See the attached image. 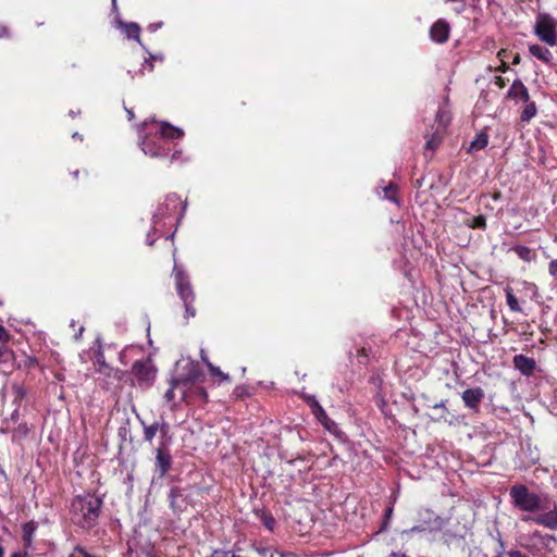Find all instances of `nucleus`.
<instances>
[{"mask_svg":"<svg viewBox=\"0 0 557 557\" xmlns=\"http://www.w3.org/2000/svg\"><path fill=\"white\" fill-rule=\"evenodd\" d=\"M512 508L522 512V522H532L548 530H557V502L547 495L532 492L525 484H515L509 488Z\"/></svg>","mask_w":557,"mask_h":557,"instance_id":"nucleus-1","label":"nucleus"},{"mask_svg":"<svg viewBox=\"0 0 557 557\" xmlns=\"http://www.w3.org/2000/svg\"><path fill=\"white\" fill-rule=\"evenodd\" d=\"M102 505V498L94 493L75 496L70 508L72 522L83 530L90 531L98 524Z\"/></svg>","mask_w":557,"mask_h":557,"instance_id":"nucleus-2","label":"nucleus"},{"mask_svg":"<svg viewBox=\"0 0 557 557\" xmlns=\"http://www.w3.org/2000/svg\"><path fill=\"white\" fill-rule=\"evenodd\" d=\"M173 274L177 295L185 307V317L187 319L194 318L196 315V308L194 307L195 293L189 277L184 270L178 269L176 265L174 267Z\"/></svg>","mask_w":557,"mask_h":557,"instance_id":"nucleus-3","label":"nucleus"},{"mask_svg":"<svg viewBox=\"0 0 557 557\" xmlns=\"http://www.w3.org/2000/svg\"><path fill=\"white\" fill-rule=\"evenodd\" d=\"M141 149L150 158L169 159L172 151V143L163 139L158 133H150L144 137Z\"/></svg>","mask_w":557,"mask_h":557,"instance_id":"nucleus-4","label":"nucleus"},{"mask_svg":"<svg viewBox=\"0 0 557 557\" xmlns=\"http://www.w3.org/2000/svg\"><path fill=\"white\" fill-rule=\"evenodd\" d=\"M556 28L557 23L547 15L540 14L536 18L535 23V34L536 36L549 46L556 45Z\"/></svg>","mask_w":557,"mask_h":557,"instance_id":"nucleus-5","label":"nucleus"},{"mask_svg":"<svg viewBox=\"0 0 557 557\" xmlns=\"http://www.w3.org/2000/svg\"><path fill=\"white\" fill-rule=\"evenodd\" d=\"M154 471L158 478L162 479L171 470L173 465V458L168 448V442L161 441L160 445L154 449Z\"/></svg>","mask_w":557,"mask_h":557,"instance_id":"nucleus-6","label":"nucleus"},{"mask_svg":"<svg viewBox=\"0 0 557 557\" xmlns=\"http://www.w3.org/2000/svg\"><path fill=\"white\" fill-rule=\"evenodd\" d=\"M181 401L186 404H206L208 401V393L203 386L185 384V386H182Z\"/></svg>","mask_w":557,"mask_h":557,"instance_id":"nucleus-7","label":"nucleus"},{"mask_svg":"<svg viewBox=\"0 0 557 557\" xmlns=\"http://www.w3.org/2000/svg\"><path fill=\"white\" fill-rule=\"evenodd\" d=\"M132 373L139 384L150 385L154 380L156 372L149 361H135L132 366Z\"/></svg>","mask_w":557,"mask_h":557,"instance_id":"nucleus-8","label":"nucleus"},{"mask_svg":"<svg viewBox=\"0 0 557 557\" xmlns=\"http://www.w3.org/2000/svg\"><path fill=\"white\" fill-rule=\"evenodd\" d=\"M429 35L432 41L443 45L448 41L450 35V25L444 18L435 21L429 30Z\"/></svg>","mask_w":557,"mask_h":557,"instance_id":"nucleus-9","label":"nucleus"},{"mask_svg":"<svg viewBox=\"0 0 557 557\" xmlns=\"http://www.w3.org/2000/svg\"><path fill=\"white\" fill-rule=\"evenodd\" d=\"M485 393L481 387L467 388L461 394L465 406L473 412H479L480 403L484 399Z\"/></svg>","mask_w":557,"mask_h":557,"instance_id":"nucleus-10","label":"nucleus"},{"mask_svg":"<svg viewBox=\"0 0 557 557\" xmlns=\"http://www.w3.org/2000/svg\"><path fill=\"white\" fill-rule=\"evenodd\" d=\"M512 363L513 367L525 376L532 375L536 368L535 360L525 355H516L513 357Z\"/></svg>","mask_w":557,"mask_h":557,"instance_id":"nucleus-11","label":"nucleus"},{"mask_svg":"<svg viewBox=\"0 0 557 557\" xmlns=\"http://www.w3.org/2000/svg\"><path fill=\"white\" fill-rule=\"evenodd\" d=\"M507 98L528 102L530 95L525 85L520 79H516L507 91Z\"/></svg>","mask_w":557,"mask_h":557,"instance_id":"nucleus-12","label":"nucleus"},{"mask_svg":"<svg viewBox=\"0 0 557 557\" xmlns=\"http://www.w3.org/2000/svg\"><path fill=\"white\" fill-rule=\"evenodd\" d=\"M305 401L311 409V412L314 414V417L325 426H327V422L330 421L325 410L322 408V406L319 404L317 398L312 395L305 396Z\"/></svg>","mask_w":557,"mask_h":557,"instance_id":"nucleus-13","label":"nucleus"},{"mask_svg":"<svg viewBox=\"0 0 557 557\" xmlns=\"http://www.w3.org/2000/svg\"><path fill=\"white\" fill-rule=\"evenodd\" d=\"M158 135L162 136L163 139L171 143L173 139L181 138L184 133L181 128L171 125L170 123L163 122L158 126V129L156 131Z\"/></svg>","mask_w":557,"mask_h":557,"instance_id":"nucleus-14","label":"nucleus"},{"mask_svg":"<svg viewBox=\"0 0 557 557\" xmlns=\"http://www.w3.org/2000/svg\"><path fill=\"white\" fill-rule=\"evenodd\" d=\"M433 409L441 411L440 414L433 419L435 422H444L449 425L458 422L456 416L450 413L448 408L446 407V400H441V403L433 405Z\"/></svg>","mask_w":557,"mask_h":557,"instance_id":"nucleus-15","label":"nucleus"},{"mask_svg":"<svg viewBox=\"0 0 557 557\" xmlns=\"http://www.w3.org/2000/svg\"><path fill=\"white\" fill-rule=\"evenodd\" d=\"M203 373L200 370L199 366L190 362L186 367V373L182 377H177L181 382H184V384H194L197 381H202Z\"/></svg>","mask_w":557,"mask_h":557,"instance_id":"nucleus-16","label":"nucleus"},{"mask_svg":"<svg viewBox=\"0 0 557 557\" xmlns=\"http://www.w3.org/2000/svg\"><path fill=\"white\" fill-rule=\"evenodd\" d=\"M37 530V522L28 521L22 525V541L25 549H30L34 542V535Z\"/></svg>","mask_w":557,"mask_h":557,"instance_id":"nucleus-17","label":"nucleus"},{"mask_svg":"<svg viewBox=\"0 0 557 557\" xmlns=\"http://www.w3.org/2000/svg\"><path fill=\"white\" fill-rule=\"evenodd\" d=\"M529 51L533 57L547 64L552 63L553 61L552 52L545 47H542L540 45H531L529 47Z\"/></svg>","mask_w":557,"mask_h":557,"instance_id":"nucleus-18","label":"nucleus"},{"mask_svg":"<svg viewBox=\"0 0 557 557\" xmlns=\"http://www.w3.org/2000/svg\"><path fill=\"white\" fill-rule=\"evenodd\" d=\"M488 144V135L485 132H481L475 136V138L470 143L467 151L469 153H473L475 151L484 149Z\"/></svg>","mask_w":557,"mask_h":557,"instance_id":"nucleus-19","label":"nucleus"},{"mask_svg":"<svg viewBox=\"0 0 557 557\" xmlns=\"http://www.w3.org/2000/svg\"><path fill=\"white\" fill-rule=\"evenodd\" d=\"M120 27L127 38H133L139 41L140 26L136 23L120 22Z\"/></svg>","mask_w":557,"mask_h":557,"instance_id":"nucleus-20","label":"nucleus"},{"mask_svg":"<svg viewBox=\"0 0 557 557\" xmlns=\"http://www.w3.org/2000/svg\"><path fill=\"white\" fill-rule=\"evenodd\" d=\"M182 386H185V384H184V382H181L178 379H173L171 381V386L164 394V398L166 399L168 403L175 401L176 391L178 392V395L181 396ZM178 399L181 400V397Z\"/></svg>","mask_w":557,"mask_h":557,"instance_id":"nucleus-21","label":"nucleus"},{"mask_svg":"<svg viewBox=\"0 0 557 557\" xmlns=\"http://www.w3.org/2000/svg\"><path fill=\"white\" fill-rule=\"evenodd\" d=\"M516 255L525 262H531L536 258V253L529 247L517 245L512 248Z\"/></svg>","mask_w":557,"mask_h":557,"instance_id":"nucleus-22","label":"nucleus"},{"mask_svg":"<svg viewBox=\"0 0 557 557\" xmlns=\"http://www.w3.org/2000/svg\"><path fill=\"white\" fill-rule=\"evenodd\" d=\"M505 293H506V301H507V305L509 307V309L513 312H521L522 309L519 305V301L517 299V297L515 296L513 294V290L511 287H506L505 288Z\"/></svg>","mask_w":557,"mask_h":557,"instance_id":"nucleus-23","label":"nucleus"},{"mask_svg":"<svg viewBox=\"0 0 557 557\" xmlns=\"http://www.w3.org/2000/svg\"><path fill=\"white\" fill-rule=\"evenodd\" d=\"M143 426H144V432H143L144 441L148 442L149 444H152V441L158 433V422H153L151 424H145L143 422Z\"/></svg>","mask_w":557,"mask_h":557,"instance_id":"nucleus-24","label":"nucleus"},{"mask_svg":"<svg viewBox=\"0 0 557 557\" xmlns=\"http://www.w3.org/2000/svg\"><path fill=\"white\" fill-rule=\"evenodd\" d=\"M537 109L535 102L528 101L524 109L521 112L520 119L522 122H529L536 115Z\"/></svg>","mask_w":557,"mask_h":557,"instance_id":"nucleus-25","label":"nucleus"},{"mask_svg":"<svg viewBox=\"0 0 557 557\" xmlns=\"http://www.w3.org/2000/svg\"><path fill=\"white\" fill-rule=\"evenodd\" d=\"M466 224L474 230H485L487 226L486 219L482 214L473 216L471 220H467Z\"/></svg>","mask_w":557,"mask_h":557,"instance_id":"nucleus-26","label":"nucleus"},{"mask_svg":"<svg viewBox=\"0 0 557 557\" xmlns=\"http://www.w3.org/2000/svg\"><path fill=\"white\" fill-rule=\"evenodd\" d=\"M208 371L211 376L219 377L220 382H230V375L221 371L220 368L213 363H208Z\"/></svg>","mask_w":557,"mask_h":557,"instance_id":"nucleus-27","label":"nucleus"},{"mask_svg":"<svg viewBox=\"0 0 557 557\" xmlns=\"http://www.w3.org/2000/svg\"><path fill=\"white\" fill-rule=\"evenodd\" d=\"M39 366V362L37 358L33 356H25L22 361L18 362L17 368L18 369H25V370H33Z\"/></svg>","mask_w":557,"mask_h":557,"instance_id":"nucleus-28","label":"nucleus"},{"mask_svg":"<svg viewBox=\"0 0 557 557\" xmlns=\"http://www.w3.org/2000/svg\"><path fill=\"white\" fill-rule=\"evenodd\" d=\"M450 120H451V114H450L449 110L446 108H440L436 113V121L438 122V124L446 127L449 124Z\"/></svg>","mask_w":557,"mask_h":557,"instance_id":"nucleus-29","label":"nucleus"},{"mask_svg":"<svg viewBox=\"0 0 557 557\" xmlns=\"http://www.w3.org/2000/svg\"><path fill=\"white\" fill-rule=\"evenodd\" d=\"M8 342H0V362H8L14 359V352L8 348Z\"/></svg>","mask_w":557,"mask_h":557,"instance_id":"nucleus-30","label":"nucleus"},{"mask_svg":"<svg viewBox=\"0 0 557 557\" xmlns=\"http://www.w3.org/2000/svg\"><path fill=\"white\" fill-rule=\"evenodd\" d=\"M260 520L262 522V524L270 531H273L275 524H276V521L274 519V517L268 512V511H261L260 513Z\"/></svg>","mask_w":557,"mask_h":557,"instance_id":"nucleus-31","label":"nucleus"},{"mask_svg":"<svg viewBox=\"0 0 557 557\" xmlns=\"http://www.w3.org/2000/svg\"><path fill=\"white\" fill-rule=\"evenodd\" d=\"M442 141V137L434 133L431 138L425 143L424 149L428 151H435Z\"/></svg>","mask_w":557,"mask_h":557,"instance_id":"nucleus-32","label":"nucleus"},{"mask_svg":"<svg viewBox=\"0 0 557 557\" xmlns=\"http://www.w3.org/2000/svg\"><path fill=\"white\" fill-rule=\"evenodd\" d=\"M12 389H13V396H14L13 401L15 404L20 405L26 396V389L21 385H13Z\"/></svg>","mask_w":557,"mask_h":557,"instance_id":"nucleus-33","label":"nucleus"},{"mask_svg":"<svg viewBox=\"0 0 557 557\" xmlns=\"http://www.w3.org/2000/svg\"><path fill=\"white\" fill-rule=\"evenodd\" d=\"M396 194H397V186L394 184H389L387 187L384 188V196L388 200L398 202V198H397Z\"/></svg>","mask_w":557,"mask_h":557,"instance_id":"nucleus-34","label":"nucleus"},{"mask_svg":"<svg viewBox=\"0 0 557 557\" xmlns=\"http://www.w3.org/2000/svg\"><path fill=\"white\" fill-rule=\"evenodd\" d=\"M181 496H182V491H181L180 487L173 486V487L170 488L169 502H170V507L171 508H175V502Z\"/></svg>","mask_w":557,"mask_h":557,"instance_id":"nucleus-35","label":"nucleus"},{"mask_svg":"<svg viewBox=\"0 0 557 557\" xmlns=\"http://www.w3.org/2000/svg\"><path fill=\"white\" fill-rule=\"evenodd\" d=\"M158 432L161 434V441L170 442L169 432H170V425L166 422L159 423L158 422Z\"/></svg>","mask_w":557,"mask_h":557,"instance_id":"nucleus-36","label":"nucleus"},{"mask_svg":"<svg viewBox=\"0 0 557 557\" xmlns=\"http://www.w3.org/2000/svg\"><path fill=\"white\" fill-rule=\"evenodd\" d=\"M156 58L153 55H150L149 59H145L143 63V67L140 70L141 74L144 75L146 72L150 73L153 71V61Z\"/></svg>","mask_w":557,"mask_h":557,"instance_id":"nucleus-37","label":"nucleus"},{"mask_svg":"<svg viewBox=\"0 0 557 557\" xmlns=\"http://www.w3.org/2000/svg\"><path fill=\"white\" fill-rule=\"evenodd\" d=\"M0 39H13V33L7 25L2 23H0Z\"/></svg>","mask_w":557,"mask_h":557,"instance_id":"nucleus-38","label":"nucleus"},{"mask_svg":"<svg viewBox=\"0 0 557 557\" xmlns=\"http://www.w3.org/2000/svg\"><path fill=\"white\" fill-rule=\"evenodd\" d=\"M178 201H180V198L176 194H170L166 196L165 207L169 208L170 205H173L174 207H176Z\"/></svg>","mask_w":557,"mask_h":557,"instance_id":"nucleus-39","label":"nucleus"},{"mask_svg":"<svg viewBox=\"0 0 557 557\" xmlns=\"http://www.w3.org/2000/svg\"><path fill=\"white\" fill-rule=\"evenodd\" d=\"M548 273H549V275L557 277V259H554L549 262Z\"/></svg>","mask_w":557,"mask_h":557,"instance_id":"nucleus-40","label":"nucleus"},{"mask_svg":"<svg viewBox=\"0 0 557 557\" xmlns=\"http://www.w3.org/2000/svg\"><path fill=\"white\" fill-rule=\"evenodd\" d=\"M10 334L5 330L3 325L0 324V342H9L10 341Z\"/></svg>","mask_w":557,"mask_h":557,"instance_id":"nucleus-41","label":"nucleus"},{"mask_svg":"<svg viewBox=\"0 0 557 557\" xmlns=\"http://www.w3.org/2000/svg\"><path fill=\"white\" fill-rule=\"evenodd\" d=\"M207 557H228V552L222 549H214L210 556Z\"/></svg>","mask_w":557,"mask_h":557,"instance_id":"nucleus-42","label":"nucleus"},{"mask_svg":"<svg viewBox=\"0 0 557 557\" xmlns=\"http://www.w3.org/2000/svg\"><path fill=\"white\" fill-rule=\"evenodd\" d=\"M506 84H507V79L506 78H504L502 76H496L495 77V85L498 88L503 89L506 86Z\"/></svg>","mask_w":557,"mask_h":557,"instance_id":"nucleus-43","label":"nucleus"},{"mask_svg":"<svg viewBox=\"0 0 557 557\" xmlns=\"http://www.w3.org/2000/svg\"><path fill=\"white\" fill-rule=\"evenodd\" d=\"M256 552L261 556V557H268V555L271 553V549L268 548V547H257L256 548Z\"/></svg>","mask_w":557,"mask_h":557,"instance_id":"nucleus-44","label":"nucleus"},{"mask_svg":"<svg viewBox=\"0 0 557 557\" xmlns=\"http://www.w3.org/2000/svg\"><path fill=\"white\" fill-rule=\"evenodd\" d=\"M508 557H529L520 550H510L508 552Z\"/></svg>","mask_w":557,"mask_h":557,"instance_id":"nucleus-45","label":"nucleus"},{"mask_svg":"<svg viewBox=\"0 0 557 557\" xmlns=\"http://www.w3.org/2000/svg\"><path fill=\"white\" fill-rule=\"evenodd\" d=\"M28 549L23 547V550H16L11 554L10 557H25Z\"/></svg>","mask_w":557,"mask_h":557,"instance_id":"nucleus-46","label":"nucleus"},{"mask_svg":"<svg viewBox=\"0 0 557 557\" xmlns=\"http://www.w3.org/2000/svg\"><path fill=\"white\" fill-rule=\"evenodd\" d=\"M496 70L502 73H505L509 70V66L504 60H502V64Z\"/></svg>","mask_w":557,"mask_h":557,"instance_id":"nucleus-47","label":"nucleus"},{"mask_svg":"<svg viewBox=\"0 0 557 557\" xmlns=\"http://www.w3.org/2000/svg\"><path fill=\"white\" fill-rule=\"evenodd\" d=\"M201 361L208 367V363H212L203 350L200 351Z\"/></svg>","mask_w":557,"mask_h":557,"instance_id":"nucleus-48","label":"nucleus"},{"mask_svg":"<svg viewBox=\"0 0 557 557\" xmlns=\"http://www.w3.org/2000/svg\"><path fill=\"white\" fill-rule=\"evenodd\" d=\"M15 432H18V433L25 435V434H27L28 429H27V426L25 424H23V425H20Z\"/></svg>","mask_w":557,"mask_h":557,"instance_id":"nucleus-49","label":"nucleus"},{"mask_svg":"<svg viewBox=\"0 0 557 557\" xmlns=\"http://www.w3.org/2000/svg\"><path fill=\"white\" fill-rule=\"evenodd\" d=\"M508 55V51L506 49H500L497 53V57L500 58V60H504Z\"/></svg>","mask_w":557,"mask_h":557,"instance_id":"nucleus-50","label":"nucleus"},{"mask_svg":"<svg viewBox=\"0 0 557 557\" xmlns=\"http://www.w3.org/2000/svg\"><path fill=\"white\" fill-rule=\"evenodd\" d=\"M521 62V57L519 53H517L512 59V64L517 65Z\"/></svg>","mask_w":557,"mask_h":557,"instance_id":"nucleus-51","label":"nucleus"},{"mask_svg":"<svg viewBox=\"0 0 557 557\" xmlns=\"http://www.w3.org/2000/svg\"><path fill=\"white\" fill-rule=\"evenodd\" d=\"M280 557H298L294 553H278Z\"/></svg>","mask_w":557,"mask_h":557,"instance_id":"nucleus-52","label":"nucleus"},{"mask_svg":"<svg viewBox=\"0 0 557 557\" xmlns=\"http://www.w3.org/2000/svg\"><path fill=\"white\" fill-rule=\"evenodd\" d=\"M11 418H12V420H13V421H16V420H17V418H18V410H17V409H15V410L13 411V413H12V417H11Z\"/></svg>","mask_w":557,"mask_h":557,"instance_id":"nucleus-53","label":"nucleus"},{"mask_svg":"<svg viewBox=\"0 0 557 557\" xmlns=\"http://www.w3.org/2000/svg\"><path fill=\"white\" fill-rule=\"evenodd\" d=\"M158 215H164V211L161 208L158 209V213L154 215V218Z\"/></svg>","mask_w":557,"mask_h":557,"instance_id":"nucleus-54","label":"nucleus"},{"mask_svg":"<svg viewBox=\"0 0 557 557\" xmlns=\"http://www.w3.org/2000/svg\"><path fill=\"white\" fill-rule=\"evenodd\" d=\"M127 114L129 120L134 119V113L131 110L127 111Z\"/></svg>","mask_w":557,"mask_h":557,"instance_id":"nucleus-55","label":"nucleus"},{"mask_svg":"<svg viewBox=\"0 0 557 557\" xmlns=\"http://www.w3.org/2000/svg\"><path fill=\"white\" fill-rule=\"evenodd\" d=\"M493 198H494L495 200H498V199L500 198V193H495V194H494V196H493Z\"/></svg>","mask_w":557,"mask_h":557,"instance_id":"nucleus-56","label":"nucleus"},{"mask_svg":"<svg viewBox=\"0 0 557 557\" xmlns=\"http://www.w3.org/2000/svg\"><path fill=\"white\" fill-rule=\"evenodd\" d=\"M392 513V508L386 509V516H389Z\"/></svg>","mask_w":557,"mask_h":557,"instance_id":"nucleus-57","label":"nucleus"},{"mask_svg":"<svg viewBox=\"0 0 557 557\" xmlns=\"http://www.w3.org/2000/svg\"><path fill=\"white\" fill-rule=\"evenodd\" d=\"M83 331H84V327L82 326V327L79 329V335L83 333Z\"/></svg>","mask_w":557,"mask_h":557,"instance_id":"nucleus-58","label":"nucleus"},{"mask_svg":"<svg viewBox=\"0 0 557 557\" xmlns=\"http://www.w3.org/2000/svg\"><path fill=\"white\" fill-rule=\"evenodd\" d=\"M268 557H274V554L271 552Z\"/></svg>","mask_w":557,"mask_h":557,"instance_id":"nucleus-59","label":"nucleus"},{"mask_svg":"<svg viewBox=\"0 0 557 557\" xmlns=\"http://www.w3.org/2000/svg\"><path fill=\"white\" fill-rule=\"evenodd\" d=\"M153 244V239L152 240H148V245H152Z\"/></svg>","mask_w":557,"mask_h":557,"instance_id":"nucleus-60","label":"nucleus"},{"mask_svg":"<svg viewBox=\"0 0 557 557\" xmlns=\"http://www.w3.org/2000/svg\"><path fill=\"white\" fill-rule=\"evenodd\" d=\"M25 557H32V556H30V555L28 554V552H27Z\"/></svg>","mask_w":557,"mask_h":557,"instance_id":"nucleus-61","label":"nucleus"}]
</instances>
